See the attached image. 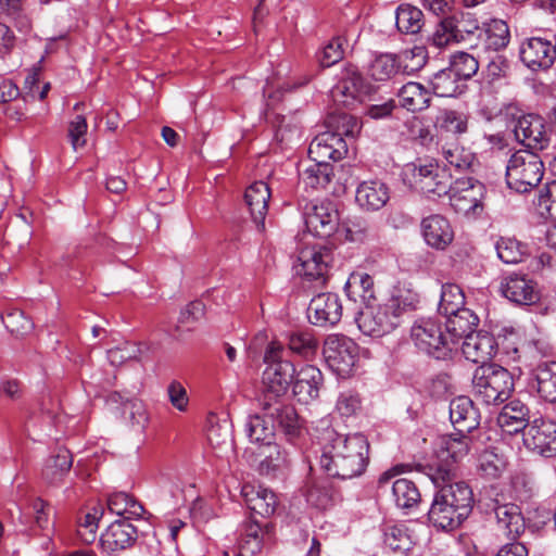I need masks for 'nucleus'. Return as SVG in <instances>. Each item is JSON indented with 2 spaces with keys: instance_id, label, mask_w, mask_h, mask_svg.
<instances>
[{
  "instance_id": "1",
  "label": "nucleus",
  "mask_w": 556,
  "mask_h": 556,
  "mask_svg": "<svg viewBox=\"0 0 556 556\" xmlns=\"http://www.w3.org/2000/svg\"><path fill=\"white\" fill-rule=\"evenodd\" d=\"M369 462V443L361 433L341 434L327 429L323 435L320 466L334 478L352 479L363 475Z\"/></svg>"
},
{
  "instance_id": "2",
  "label": "nucleus",
  "mask_w": 556,
  "mask_h": 556,
  "mask_svg": "<svg viewBox=\"0 0 556 556\" xmlns=\"http://www.w3.org/2000/svg\"><path fill=\"white\" fill-rule=\"evenodd\" d=\"M417 303L416 294L397 290L381 304L365 305L355 321L364 334L381 338L399 327L402 316L415 309Z\"/></svg>"
},
{
  "instance_id": "3",
  "label": "nucleus",
  "mask_w": 556,
  "mask_h": 556,
  "mask_svg": "<svg viewBox=\"0 0 556 556\" xmlns=\"http://www.w3.org/2000/svg\"><path fill=\"white\" fill-rule=\"evenodd\" d=\"M472 451L478 452L479 446L471 433L444 435L440 439L431 459L427 463H416L414 467L428 476L434 485H439L454 478L456 464Z\"/></svg>"
},
{
  "instance_id": "4",
  "label": "nucleus",
  "mask_w": 556,
  "mask_h": 556,
  "mask_svg": "<svg viewBox=\"0 0 556 556\" xmlns=\"http://www.w3.org/2000/svg\"><path fill=\"white\" fill-rule=\"evenodd\" d=\"M514 386L511 374L494 363L478 366L472 376V394L486 405H500L507 401Z\"/></svg>"
},
{
  "instance_id": "5",
  "label": "nucleus",
  "mask_w": 556,
  "mask_h": 556,
  "mask_svg": "<svg viewBox=\"0 0 556 556\" xmlns=\"http://www.w3.org/2000/svg\"><path fill=\"white\" fill-rule=\"evenodd\" d=\"M266 368L263 372L264 401L283 396L295 376L294 364L286 358V351L278 342H270L264 353Z\"/></svg>"
},
{
  "instance_id": "6",
  "label": "nucleus",
  "mask_w": 556,
  "mask_h": 556,
  "mask_svg": "<svg viewBox=\"0 0 556 556\" xmlns=\"http://www.w3.org/2000/svg\"><path fill=\"white\" fill-rule=\"evenodd\" d=\"M541 157L529 151L519 150L508 160L506 165V184L518 193H527L539 186L544 175Z\"/></svg>"
},
{
  "instance_id": "7",
  "label": "nucleus",
  "mask_w": 556,
  "mask_h": 556,
  "mask_svg": "<svg viewBox=\"0 0 556 556\" xmlns=\"http://www.w3.org/2000/svg\"><path fill=\"white\" fill-rule=\"evenodd\" d=\"M506 119L515 122L516 140L528 149L544 150L549 143L545 119L534 113L525 114L516 104L509 103L502 110Z\"/></svg>"
},
{
  "instance_id": "8",
  "label": "nucleus",
  "mask_w": 556,
  "mask_h": 556,
  "mask_svg": "<svg viewBox=\"0 0 556 556\" xmlns=\"http://www.w3.org/2000/svg\"><path fill=\"white\" fill-rule=\"evenodd\" d=\"M485 193L484 184L472 177H462L453 181L447 195L456 213L475 218L484 210Z\"/></svg>"
},
{
  "instance_id": "9",
  "label": "nucleus",
  "mask_w": 556,
  "mask_h": 556,
  "mask_svg": "<svg viewBox=\"0 0 556 556\" xmlns=\"http://www.w3.org/2000/svg\"><path fill=\"white\" fill-rule=\"evenodd\" d=\"M405 174L410 176V185L425 194L447 195L453 179L451 173L437 163L406 165Z\"/></svg>"
},
{
  "instance_id": "10",
  "label": "nucleus",
  "mask_w": 556,
  "mask_h": 556,
  "mask_svg": "<svg viewBox=\"0 0 556 556\" xmlns=\"http://www.w3.org/2000/svg\"><path fill=\"white\" fill-rule=\"evenodd\" d=\"M323 354L328 367L339 377L346 378L358 361V345L343 334H330L324 342Z\"/></svg>"
},
{
  "instance_id": "11",
  "label": "nucleus",
  "mask_w": 556,
  "mask_h": 556,
  "mask_svg": "<svg viewBox=\"0 0 556 556\" xmlns=\"http://www.w3.org/2000/svg\"><path fill=\"white\" fill-rule=\"evenodd\" d=\"M410 338L419 350L437 359L451 357L453 342L448 341L447 336L442 331L441 325L433 319L415 321L410 329Z\"/></svg>"
},
{
  "instance_id": "12",
  "label": "nucleus",
  "mask_w": 556,
  "mask_h": 556,
  "mask_svg": "<svg viewBox=\"0 0 556 556\" xmlns=\"http://www.w3.org/2000/svg\"><path fill=\"white\" fill-rule=\"evenodd\" d=\"M523 444L541 456H556V421L548 418L534 419L523 432Z\"/></svg>"
},
{
  "instance_id": "13",
  "label": "nucleus",
  "mask_w": 556,
  "mask_h": 556,
  "mask_svg": "<svg viewBox=\"0 0 556 556\" xmlns=\"http://www.w3.org/2000/svg\"><path fill=\"white\" fill-rule=\"evenodd\" d=\"M500 291L504 298L517 305H533L540 301L538 282L527 274L510 273L501 280Z\"/></svg>"
},
{
  "instance_id": "14",
  "label": "nucleus",
  "mask_w": 556,
  "mask_h": 556,
  "mask_svg": "<svg viewBox=\"0 0 556 556\" xmlns=\"http://www.w3.org/2000/svg\"><path fill=\"white\" fill-rule=\"evenodd\" d=\"M303 216L307 231L319 238L330 237L339 223L338 211L331 202L306 203Z\"/></svg>"
},
{
  "instance_id": "15",
  "label": "nucleus",
  "mask_w": 556,
  "mask_h": 556,
  "mask_svg": "<svg viewBox=\"0 0 556 556\" xmlns=\"http://www.w3.org/2000/svg\"><path fill=\"white\" fill-rule=\"evenodd\" d=\"M343 306L338 294L323 292L315 295L307 307L309 323L318 327L337 325L342 317Z\"/></svg>"
},
{
  "instance_id": "16",
  "label": "nucleus",
  "mask_w": 556,
  "mask_h": 556,
  "mask_svg": "<svg viewBox=\"0 0 556 556\" xmlns=\"http://www.w3.org/2000/svg\"><path fill=\"white\" fill-rule=\"evenodd\" d=\"M332 252L324 245H307L300 250L298 255V273L308 279H323L328 273L332 262Z\"/></svg>"
},
{
  "instance_id": "17",
  "label": "nucleus",
  "mask_w": 556,
  "mask_h": 556,
  "mask_svg": "<svg viewBox=\"0 0 556 556\" xmlns=\"http://www.w3.org/2000/svg\"><path fill=\"white\" fill-rule=\"evenodd\" d=\"M420 232L426 244L437 251H445L454 241V228L441 214H431L420 222Z\"/></svg>"
},
{
  "instance_id": "18",
  "label": "nucleus",
  "mask_w": 556,
  "mask_h": 556,
  "mask_svg": "<svg viewBox=\"0 0 556 556\" xmlns=\"http://www.w3.org/2000/svg\"><path fill=\"white\" fill-rule=\"evenodd\" d=\"M348 153L345 139L332 132L318 134L308 147L309 159L319 164H331L330 161L342 160Z\"/></svg>"
},
{
  "instance_id": "19",
  "label": "nucleus",
  "mask_w": 556,
  "mask_h": 556,
  "mask_svg": "<svg viewBox=\"0 0 556 556\" xmlns=\"http://www.w3.org/2000/svg\"><path fill=\"white\" fill-rule=\"evenodd\" d=\"M274 527L269 522L262 523L254 516L243 521L240 529L239 554L254 555L262 549L265 540L273 535Z\"/></svg>"
},
{
  "instance_id": "20",
  "label": "nucleus",
  "mask_w": 556,
  "mask_h": 556,
  "mask_svg": "<svg viewBox=\"0 0 556 556\" xmlns=\"http://www.w3.org/2000/svg\"><path fill=\"white\" fill-rule=\"evenodd\" d=\"M138 538L137 528L128 520L113 521L100 536L104 552L114 553L131 547Z\"/></svg>"
},
{
  "instance_id": "21",
  "label": "nucleus",
  "mask_w": 556,
  "mask_h": 556,
  "mask_svg": "<svg viewBox=\"0 0 556 556\" xmlns=\"http://www.w3.org/2000/svg\"><path fill=\"white\" fill-rule=\"evenodd\" d=\"M331 93L334 100L341 101L345 105L367 93V85L356 66L350 64L342 70L339 81L332 88Z\"/></svg>"
},
{
  "instance_id": "22",
  "label": "nucleus",
  "mask_w": 556,
  "mask_h": 556,
  "mask_svg": "<svg viewBox=\"0 0 556 556\" xmlns=\"http://www.w3.org/2000/svg\"><path fill=\"white\" fill-rule=\"evenodd\" d=\"M498 343L488 331H476L467 337L462 344V352L466 359L481 365H489L488 361L495 356Z\"/></svg>"
},
{
  "instance_id": "23",
  "label": "nucleus",
  "mask_w": 556,
  "mask_h": 556,
  "mask_svg": "<svg viewBox=\"0 0 556 556\" xmlns=\"http://www.w3.org/2000/svg\"><path fill=\"white\" fill-rule=\"evenodd\" d=\"M521 61L531 70H547L555 61V49L548 40L533 37L521 45Z\"/></svg>"
},
{
  "instance_id": "24",
  "label": "nucleus",
  "mask_w": 556,
  "mask_h": 556,
  "mask_svg": "<svg viewBox=\"0 0 556 556\" xmlns=\"http://www.w3.org/2000/svg\"><path fill=\"white\" fill-rule=\"evenodd\" d=\"M324 384L323 372L313 365L300 369L293 382V396L299 403L309 404L319 397Z\"/></svg>"
},
{
  "instance_id": "25",
  "label": "nucleus",
  "mask_w": 556,
  "mask_h": 556,
  "mask_svg": "<svg viewBox=\"0 0 556 556\" xmlns=\"http://www.w3.org/2000/svg\"><path fill=\"white\" fill-rule=\"evenodd\" d=\"M271 401H263L264 412H268L273 424H277L289 441L298 438L302 426L295 408L291 405L281 404L278 400Z\"/></svg>"
},
{
  "instance_id": "26",
  "label": "nucleus",
  "mask_w": 556,
  "mask_h": 556,
  "mask_svg": "<svg viewBox=\"0 0 556 556\" xmlns=\"http://www.w3.org/2000/svg\"><path fill=\"white\" fill-rule=\"evenodd\" d=\"M270 189L264 181H255L250 185L244 193V201L252 222L258 231L265 230V218L268 213Z\"/></svg>"
},
{
  "instance_id": "27",
  "label": "nucleus",
  "mask_w": 556,
  "mask_h": 556,
  "mask_svg": "<svg viewBox=\"0 0 556 556\" xmlns=\"http://www.w3.org/2000/svg\"><path fill=\"white\" fill-rule=\"evenodd\" d=\"M450 419L458 432L471 433L480 425V413L468 396H457L450 403Z\"/></svg>"
},
{
  "instance_id": "28",
  "label": "nucleus",
  "mask_w": 556,
  "mask_h": 556,
  "mask_svg": "<svg viewBox=\"0 0 556 556\" xmlns=\"http://www.w3.org/2000/svg\"><path fill=\"white\" fill-rule=\"evenodd\" d=\"M530 386L540 400L556 404V362H542L531 370Z\"/></svg>"
},
{
  "instance_id": "29",
  "label": "nucleus",
  "mask_w": 556,
  "mask_h": 556,
  "mask_svg": "<svg viewBox=\"0 0 556 556\" xmlns=\"http://www.w3.org/2000/svg\"><path fill=\"white\" fill-rule=\"evenodd\" d=\"M529 419L530 408L528 405L515 399L503 406L496 421L504 432L515 434L528 429L530 426Z\"/></svg>"
},
{
  "instance_id": "30",
  "label": "nucleus",
  "mask_w": 556,
  "mask_h": 556,
  "mask_svg": "<svg viewBox=\"0 0 556 556\" xmlns=\"http://www.w3.org/2000/svg\"><path fill=\"white\" fill-rule=\"evenodd\" d=\"M20 522L22 525V532H28L37 535L41 531H47L51 528L50 520V505L43 500L34 498L26 508V511L21 513Z\"/></svg>"
},
{
  "instance_id": "31",
  "label": "nucleus",
  "mask_w": 556,
  "mask_h": 556,
  "mask_svg": "<svg viewBox=\"0 0 556 556\" xmlns=\"http://www.w3.org/2000/svg\"><path fill=\"white\" fill-rule=\"evenodd\" d=\"M466 519L467 517L456 508H453L446 500H443L438 493L434 494L428 511V520L433 527L441 530H454Z\"/></svg>"
},
{
  "instance_id": "32",
  "label": "nucleus",
  "mask_w": 556,
  "mask_h": 556,
  "mask_svg": "<svg viewBox=\"0 0 556 556\" xmlns=\"http://www.w3.org/2000/svg\"><path fill=\"white\" fill-rule=\"evenodd\" d=\"M390 199L389 187L381 180L371 179L363 181L356 189L355 200L367 211L382 208Z\"/></svg>"
},
{
  "instance_id": "33",
  "label": "nucleus",
  "mask_w": 556,
  "mask_h": 556,
  "mask_svg": "<svg viewBox=\"0 0 556 556\" xmlns=\"http://www.w3.org/2000/svg\"><path fill=\"white\" fill-rule=\"evenodd\" d=\"M492 510L494 511L497 527L508 539H517L525 531V518L520 507L513 503L498 504L494 503Z\"/></svg>"
},
{
  "instance_id": "34",
  "label": "nucleus",
  "mask_w": 556,
  "mask_h": 556,
  "mask_svg": "<svg viewBox=\"0 0 556 556\" xmlns=\"http://www.w3.org/2000/svg\"><path fill=\"white\" fill-rule=\"evenodd\" d=\"M445 317L447 318L445 324L446 336L448 341L453 342V350L460 339L465 340L473 334L479 325V317L469 308L460 309Z\"/></svg>"
},
{
  "instance_id": "35",
  "label": "nucleus",
  "mask_w": 556,
  "mask_h": 556,
  "mask_svg": "<svg viewBox=\"0 0 556 556\" xmlns=\"http://www.w3.org/2000/svg\"><path fill=\"white\" fill-rule=\"evenodd\" d=\"M437 486L439 490L435 493L446 500L453 508H456L465 517H469L473 507V493L467 483L463 481L450 483L447 481Z\"/></svg>"
},
{
  "instance_id": "36",
  "label": "nucleus",
  "mask_w": 556,
  "mask_h": 556,
  "mask_svg": "<svg viewBox=\"0 0 556 556\" xmlns=\"http://www.w3.org/2000/svg\"><path fill=\"white\" fill-rule=\"evenodd\" d=\"M263 459L258 464V472L263 476H276L283 472L291 464L290 452L278 443L271 442L260 447Z\"/></svg>"
},
{
  "instance_id": "37",
  "label": "nucleus",
  "mask_w": 556,
  "mask_h": 556,
  "mask_svg": "<svg viewBox=\"0 0 556 556\" xmlns=\"http://www.w3.org/2000/svg\"><path fill=\"white\" fill-rule=\"evenodd\" d=\"M479 38L482 40L485 50L494 52L501 51L505 49L510 41L509 26L503 20L492 18L483 23Z\"/></svg>"
},
{
  "instance_id": "38",
  "label": "nucleus",
  "mask_w": 556,
  "mask_h": 556,
  "mask_svg": "<svg viewBox=\"0 0 556 556\" xmlns=\"http://www.w3.org/2000/svg\"><path fill=\"white\" fill-rule=\"evenodd\" d=\"M402 108L410 112H421L430 106L431 92L420 83L409 81L397 91Z\"/></svg>"
},
{
  "instance_id": "39",
  "label": "nucleus",
  "mask_w": 556,
  "mask_h": 556,
  "mask_svg": "<svg viewBox=\"0 0 556 556\" xmlns=\"http://www.w3.org/2000/svg\"><path fill=\"white\" fill-rule=\"evenodd\" d=\"M242 494L252 516L268 517L275 513L277 500L271 491L262 488L255 490L253 486L245 485L242 489Z\"/></svg>"
},
{
  "instance_id": "40",
  "label": "nucleus",
  "mask_w": 556,
  "mask_h": 556,
  "mask_svg": "<svg viewBox=\"0 0 556 556\" xmlns=\"http://www.w3.org/2000/svg\"><path fill=\"white\" fill-rule=\"evenodd\" d=\"M325 132H332L337 137H344L354 139L361 131V124L358 119L341 110H334L327 114L325 117Z\"/></svg>"
},
{
  "instance_id": "41",
  "label": "nucleus",
  "mask_w": 556,
  "mask_h": 556,
  "mask_svg": "<svg viewBox=\"0 0 556 556\" xmlns=\"http://www.w3.org/2000/svg\"><path fill=\"white\" fill-rule=\"evenodd\" d=\"M275 430L276 426L268 416V412H264L263 415L250 416L245 422V432L250 441L260 444V447L273 442Z\"/></svg>"
},
{
  "instance_id": "42",
  "label": "nucleus",
  "mask_w": 556,
  "mask_h": 556,
  "mask_svg": "<svg viewBox=\"0 0 556 556\" xmlns=\"http://www.w3.org/2000/svg\"><path fill=\"white\" fill-rule=\"evenodd\" d=\"M108 508L123 519H139L144 514L142 504L126 492H114L108 497Z\"/></svg>"
},
{
  "instance_id": "43",
  "label": "nucleus",
  "mask_w": 556,
  "mask_h": 556,
  "mask_svg": "<svg viewBox=\"0 0 556 556\" xmlns=\"http://www.w3.org/2000/svg\"><path fill=\"white\" fill-rule=\"evenodd\" d=\"M73 465V457L67 448H59L52 455L42 469L43 479L50 484H59L70 472Z\"/></svg>"
},
{
  "instance_id": "44",
  "label": "nucleus",
  "mask_w": 556,
  "mask_h": 556,
  "mask_svg": "<svg viewBox=\"0 0 556 556\" xmlns=\"http://www.w3.org/2000/svg\"><path fill=\"white\" fill-rule=\"evenodd\" d=\"M432 91L438 97H456L462 94L466 85L456 76V74L450 68H443L430 79Z\"/></svg>"
},
{
  "instance_id": "45",
  "label": "nucleus",
  "mask_w": 556,
  "mask_h": 556,
  "mask_svg": "<svg viewBox=\"0 0 556 556\" xmlns=\"http://www.w3.org/2000/svg\"><path fill=\"white\" fill-rule=\"evenodd\" d=\"M345 291L351 300L359 299L365 305L371 304L375 300L374 279L367 273H352L345 283Z\"/></svg>"
},
{
  "instance_id": "46",
  "label": "nucleus",
  "mask_w": 556,
  "mask_h": 556,
  "mask_svg": "<svg viewBox=\"0 0 556 556\" xmlns=\"http://www.w3.org/2000/svg\"><path fill=\"white\" fill-rule=\"evenodd\" d=\"M400 73L399 58L394 53H380L368 66V74L376 81L391 80Z\"/></svg>"
},
{
  "instance_id": "47",
  "label": "nucleus",
  "mask_w": 556,
  "mask_h": 556,
  "mask_svg": "<svg viewBox=\"0 0 556 556\" xmlns=\"http://www.w3.org/2000/svg\"><path fill=\"white\" fill-rule=\"evenodd\" d=\"M334 177L332 164L313 162L300 172V178L306 187L312 189L327 188Z\"/></svg>"
},
{
  "instance_id": "48",
  "label": "nucleus",
  "mask_w": 556,
  "mask_h": 556,
  "mask_svg": "<svg viewBox=\"0 0 556 556\" xmlns=\"http://www.w3.org/2000/svg\"><path fill=\"white\" fill-rule=\"evenodd\" d=\"M104 514L103 506L97 505L83 513L77 521V538L85 544H91L97 539L99 521Z\"/></svg>"
},
{
  "instance_id": "49",
  "label": "nucleus",
  "mask_w": 556,
  "mask_h": 556,
  "mask_svg": "<svg viewBox=\"0 0 556 556\" xmlns=\"http://www.w3.org/2000/svg\"><path fill=\"white\" fill-rule=\"evenodd\" d=\"M304 495L311 505L320 509L327 508L332 498L330 481L327 478L309 479Z\"/></svg>"
},
{
  "instance_id": "50",
  "label": "nucleus",
  "mask_w": 556,
  "mask_h": 556,
  "mask_svg": "<svg viewBox=\"0 0 556 556\" xmlns=\"http://www.w3.org/2000/svg\"><path fill=\"white\" fill-rule=\"evenodd\" d=\"M392 494L396 506L402 509L413 508L421 498L416 484L405 478L397 479L392 483Z\"/></svg>"
},
{
  "instance_id": "51",
  "label": "nucleus",
  "mask_w": 556,
  "mask_h": 556,
  "mask_svg": "<svg viewBox=\"0 0 556 556\" xmlns=\"http://www.w3.org/2000/svg\"><path fill=\"white\" fill-rule=\"evenodd\" d=\"M421 10L410 4H401L396 10V27L404 34H417L424 26Z\"/></svg>"
},
{
  "instance_id": "52",
  "label": "nucleus",
  "mask_w": 556,
  "mask_h": 556,
  "mask_svg": "<svg viewBox=\"0 0 556 556\" xmlns=\"http://www.w3.org/2000/svg\"><path fill=\"white\" fill-rule=\"evenodd\" d=\"M465 293L456 283H444L441 289L439 312L444 316L465 309Z\"/></svg>"
},
{
  "instance_id": "53",
  "label": "nucleus",
  "mask_w": 556,
  "mask_h": 556,
  "mask_svg": "<svg viewBox=\"0 0 556 556\" xmlns=\"http://www.w3.org/2000/svg\"><path fill=\"white\" fill-rule=\"evenodd\" d=\"M288 348L293 354L309 359L317 353L318 341L312 331H295L288 338Z\"/></svg>"
},
{
  "instance_id": "54",
  "label": "nucleus",
  "mask_w": 556,
  "mask_h": 556,
  "mask_svg": "<svg viewBox=\"0 0 556 556\" xmlns=\"http://www.w3.org/2000/svg\"><path fill=\"white\" fill-rule=\"evenodd\" d=\"M384 545L393 553L404 556L413 547L407 530L402 526H390L384 530Z\"/></svg>"
},
{
  "instance_id": "55",
  "label": "nucleus",
  "mask_w": 556,
  "mask_h": 556,
  "mask_svg": "<svg viewBox=\"0 0 556 556\" xmlns=\"http://www.w3.org/2000/svg\"><path fill=\"white\" fill-rule=\"evenodd\" d=\"M401 73L412 75L421 70L428 60L425 47L415 46L396 54Z\"/></svg>"
},
{
  "instance_id": "56",
  "label": "nucleus",
  "mask_w": 556,
  "mask_h": 556,
  "mask_svg": "<svg viewBox=\"0 0 556 556\" xmlns=\"http://www.w3.org/2000/svg\"><path fill=\"white\" fill-rule=\"evenodd\" d=\"M448 67L464 83L477 74L479 70V62L473 55L459 51L451 56Z\"/></svg>"
},
{
  "instance_id": "57",
  "label": "nucleus",
  "mask_w": 556,
  "mask_h": 556,
  "mask_svg": "<svg viewBox=\"0 0 556 556\" xmlns=\"http://www.w3.org/2000/svg\"><path fill=\"white\" fill-rule=\"evenodd\" d=\"M497 256L506 264H517L527 254V247L515 238L502 237L496 242Z\"/></svg>"
},
{
  "instance_id": "58",
  "label": "nucleus",
  "mask_w": 556,
  "mask_h": 556,
  "mask_svg": "<svg viewBox=\"0 0 556 556\" xmlns=\"http://www.w3.org/2000/svg\"><path fill=\"white\" fill-rule=\"evenodd\" d=\"M123 415L132 428L140 430L144 429L149 421L146 405L138 399L127 400L123 404Z\"/></svg>"
},
{
  "instance_id": "59",
  "label": "nucleus",
  "mask_w": 556,
  "mask_h": 556,
  "mask_svg": "<svg viewBox=\"0 0 556 556\" xmlns=\"http://www.w3.org/2000/svg\"><path fill=\"white\" fill-rule=\"evenodd\" d=\"M535 204L542 216L556 219V180L544 185Z\"/></svg>"
},
{
  "instance_id": "60",
  "label": "nucleus",
  "mask_w": 556,
  "mask_h": 556,
  "mask_svg": "<svg viewBox=\"0 0 556 556\" xmlns=\"http://www.w3.org/2000/svg\"><path fill=\"white\" fill-rule=\"evenodd\" d=\"M2 323L11 333L17 337L29 333L34 328L33 321L21 309H12L3 314Z\"/></svg>"
},
{
  "instance_id": "61",
  "label": "nucleus",
  "mask_w": 556,
  "mask_h": 556,
  "mask_svg": "<svg viewBox=\"0 0 556 556\" xmlns=\"http://www.w3.org/2000/svg\"><path fill=\"white\" fill-rule=\"evenodd\" d=\"M441 129L454 135L465 134L468 129L467 116L455 110H444L438 117Z\"/></svg>"
},
{
  "instance_id": "62",
  "label": "nucleus",
  "mask_w": 556,
  "mask_h": 556,
  "mask_svg": "<svg viewBox=\"0 0 556 556\" xmlns=\"http://www.w3.org/2000/svg\"><path fill=\"white\" fill-rule=\"evenodd\" d=\"M478 462L479 471L488 479H495L500 477L504 468L503 458L491 450H484L479 455Z\"/></svg>"
},
{
  "instance_id": "63",
  "label": "nucleus",
  "mask_w": 556,
  "mask_h": 556,
  "mask_svg": "<svg viewBox=\"0 0 556 556\" xmlns=\"http://www.w3.org/2000/svg\"><path fill=\"white\" fill-rule=\"evenodd\" d=\"M362 409V397L355 390H345L339 393L336 410L342 417L355 416Z\"/></svg>"
},
{
  "instance_id": "64",
  "label": "nucleus",
  "mask_w": 556,
  "mask_h": 556,
  "mask_svg": "<svg viewBox=\"0 0 556 556\" xmlns=\"http://www.w3.org/2000/svg\"><path fill=\"white\" fill-rule=\"evenodd\" d=\"M443 157L446 163L455 169L462 172L469 169L475 161V155L463 147L443 148Z\"/></svg>"
}]
</instances>
